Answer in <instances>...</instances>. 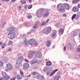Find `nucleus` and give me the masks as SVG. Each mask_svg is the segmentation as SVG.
Instances as JSON below:
<instances>
[{"instance_id": "f257e3e1", "label": "nucleus", "mask_w": 80, "mask_h": 80, "mask_svg": "<svg viewBox=\"0 0 80 80\" xmlns=\"http://www.w3.org/2000/svg\"><path fill=\"white\" fill-rule=\"evenodd\" d=\"M8 30H9V33L8 34V37L9 39H13L16 36V33L15 32L14 28L13 27H11L8 29Z\"/></svg>"}, {"instance_id": "f03ea898", "label": "nucleus", "mask_w": 80, "mask_h": 80, "mask_svg": "<svg viewBox=\"0 0 80 80\" xmlns=\"http://www.w3.org/2000/svg\"><path fill=\"white\" fill-rule=\"evenodd\" d=\"M28 43L30 45H34L37 47L38 45V43L37 42L36 40L33 39H31L28 41Z\"/></svg>"}, {"instance_id": "7ed1b4c3", "label": "nucleus", "mask_w": 80, "mask_h": 80, "mask_svg": "<svg viewBox=\"0 0 80 80\" xmlns=\"http://www.w3.org/2000/svg\"><path fill=\"white\" fill-rule=\"evenodd\" d=\"M43 11H44V9L43 8L37 10V14L38 17L40 18L42 17V13L43 12Z\"/></svg>"}, {"instance_id": "20e7f679", "label": "nucleus", "mask_w": 80, "mask_h": 80, "mask_svg": "<svg viewBox=\"0 0 80 80\" xmlns=\"http://www.w3.org/2000/svg\"><path fill=\"white\" fill-rule=\"evenodd\" d=\"M57 8L58 10L59 11H60V12H63L65 11V9L63 8V5L61 4H59L58 5Z\"/></svg>"}, {"instance_id": "39448f33", "label": "nucleus", "mask_w": 80, "mask_h": 80, "mask_svg": "<svg viewBox=\"0 0 80 80\" xmlns=\"http://www.w3.org/2000/svg\"><path fill=\"white\" fill-rule=\"evenodd\" d=\"M23 61V57L20 56L17 59V61H16L17 64L18 65H20L22 64Z\"/></svg>"}, {"instance_id": "423d86ee", "label": "nucleus", "mask_w": 80, "mask_h": 80, "mask_svg": "<svg viewBox=\"0 0 80 80\" xmlns=\"http://www.w3.org/2000/svg\"><path fill=\"white\" fill-rule=\"evenodd\" d=\"M2 74L3 76V78H2L3 80H8L10 77V76H8L7 74H6L5 72H2Z\"/></svg>"}, {"instance_id": "0eeeda50", "label": "nucleus", "mask_w": 80, "mask_h": 80, "mask_svg": "<svg viewBox=\"0 0 80 80\" xmlns=\"http://www.w3.org/2000/svg\"><path fill=\"white\" fill-rule=\"evenodd\" d=\"M49 14H50V12L48 11V10L47 9H46L45 10V12H44L43 14H42V16L43 17H48V15H49Z\"/></svg>"}, {"instance_id": "6e6552de", "label": "nucleus", "mask_w": 80, "mask_h": 80, "mask_svg": "<svg viewBox=\"0 0 80 80\" xmlns=\"http://www.w3.org/2000/svg\"><path fill=\"white\" fill-rule=\"evenodd\" d=\"M33 77H34V78H37V79H38L39 78H40V75L39 73H38L37 72H33L32 73Z\"/></svg>"}, {"instance_id": "1a4fd4ad", "label": "nucleus", "mask_w": 80, "mask_h": 80, "mask_svg": "<svg viewBox=\"0 0 80 80\" xmlns=\"http://www.w3.org/2000/svg\"><path fill=\"white\" fill-rule=\"evenodd\" d=\"M12 66L10 63H8L7 64L6 66V70L7 71L8 70H12Z\"/></svg>"}, {"instance_id": "9d476101", "label": "nucleus", "mask_w": 80, "mask_h": 80, "mask_svg": "<svg viewBox=\"0 0 80 80\" xmlns=\"http://www.w3.org/2000/svg\"><path fill=\"white\" fill-rule=\"evenodd\" d=\"M42 56V53L39 51H38L36 53L35 55V57H36L37 58H40V57H41Z\"/></svg>"}, {"instance_id": "9b49d317", "label": "nucleus", "mask_w": 80, "mask_h": 80, "mask_svg": "<svg viewBox=\"0 0 80 80\" xmlns=\"http://www.w3.org/2000/svg\"><path fill=\"white\" fill-rule=\"evenodd\" d=\"M50 31H51V28L48 27L47 28V29L45 31L44 33H45V34H48V33H49V32H50Z\"/></svg>"}, {"instance_id": "f8f14e48", "label": "nucleus", "mask_w": 80, "mask_h": 80, "mask_svg": "<svg viewBox=\"0 0 80 80\" xmlns=\"http://www.w3.org/2000/svg\"><path fill=\"white\" fill-rule=\"evenodd\" d=\"M29 68V64L28 63H25L23 65V68L24 70H27Z\"/></svg>"}, {"instance_id": "ddd939ff", "label": "nucleus", "mask_w": 80, "mask_h": 80, "mask_svg": "<svg viewBox=\"0 0 80 80\" xmlns=\"http://www.w3.org/2000/svg\"><path fill=\"white\" fill-rule=\"evenodd\" d=\"M56 36V31L53 30L52 31V33L51 34V37L52 38H53Z\"/></svg>"}, {"instance_id": "4468645a", "label": "nucleus", "mask_w": 80, "mask_h": 80, "mask_svg": "<svg viewBox=\"0 0 80 80\" xmlns=\"http://www.w3.org/2000/svg\"><path fill=\"white\" fill-rule=\"evenodd\" d=\"M78 17H79V15H76L75 14H74L72 17V20H73L75 18H75V20H77L78 18Z\"/></svg>"}, {"instance_id": "2eb2a0df", "label": "nucleus", "mask_w": 80, "mask_h": 80, "mask_svg": "<svg viewBox=\"0 0 80 80\" xmlns=\"http://www.w3.org/2000/svg\"><path fill=\"white\" fill-rule=\"evenodd\" d=\"M68 47L71 50H73L74 49V46L72 45V44H68Z\"/></svg>"}, {"instance_id": "dca6fc26", "label": "nucleus", "mask_w": 80, "mask_h": 80, "mask_svg": "<svg viewBox=\"0 0 80 80\" xmlns=\"http://www.w3.org/2000/svg\"><path fill=\"white\" fill-rule=\"evenodd\" d=\"M35 54V52H32V53H30L28 54V58H32L33 57V55Z\"/></svg>"}, {"instance_id": "f3484780", "label": "nucleus", "mask_w": 80, "mask_h": 80, "mask_svg": "<svg viewBox=\"0 0 80 80\" xmlns=\"http://www.w3.org/2000/svg\"><path fill=\"white\" fill-rule=\"evenodd\" d=\"M73 12H78V8L77 7L75 6L72 8Z\"/></svg>"}, {"instance_id": "a211bd4d", "label": "nucleus", "mask_w": 80, "mask_h": 80, "mask_svg": "<svg viewBox=\"0 0 80 80\" xmlns=\"http://www.w3.org/2000/svg\"><path fill=\"white\" fill-rule=\"evenodd\" d=\"M58 69H56L54 70L50 74V77H52V76H53V75H54V74L55 73V72H57V71H58Z\"/></svg>"}, {"instance_id": "6ab92c4d", "label": "nucleus", "mask_w": 80, "mask_h": 80, "mask_svg": "<svg viewBox=\"0 0 80 80\" xmlns=\"http://www.w3.org/2000/svg\"><path fill=\"white\" fill-rule=\"evenodd\" d=\"M58 32L59 35H62L64 32V30L63 29H60L59 30Z\"/></svg>"}, {"instance_id": "aec40b11", "label": "nucleus", "mask_w": 80, "mask_h": 80, "mask_svg": "<svg viewBox=\"0 0 80 80\" xmlns=\"http://www.w3.org/2000/svg\"><path fill=\"white\" fill-rule=\"evenodd\" d=\"M64 7L67 10H69L70 9V6L68 4H64Z\"/></svg>"}, {"instance_id": "412c9836", "label": "nucleus", "mask_w": 80, "mask_h": 80, "mask_svg": "<svg viewBox=\"0 0 80 80\" xmlns=\"http://www.w3.org/2000/svg\"><path fill=\"white\" fill-rule=\"evenodd\" d=\"M37 24H36L33 26L32 29L33 31L35 32V31H36V30H37Z\"/></svg>"}, {"instance_id": "4be33fe9", "label": "nucleus", "mask_w": 80, "mask_h": 80, "mask_svg": "<svg viewBox=\"0 0 80 80\" xmlns=\"http://www.w3.org/2000/svg\"><path fill=\"white\" fill-rule=\"evenodd\" d=\"M55 27L57 28H60V24L59 23H57L55 24Z\"/></svg>"}, {"instance_id": "5701e85b", "label": "nucleus", "mask_w": 80, "mask_h": 80, "mask_svg": "<svg viewBox=\"0 0 80 80\" xmlns=\"http://www.w3.org/2000/svg\"><path fill=\"white\" fill-rule=\"evenodd\" d=\"M51 45V42H50V41L48 40L47 42L46 46L48 47H50V45Z\"/></svg>"}, {"instance_id": "b1692460", "label": "nucleus", "mask_w": 80, "mask_h": 80, "mask_svg": "<svg viewBox=\"0 0 80 80\" xmlns=\"http://www.w3.org/2000/svg\"><path fill=\"white\" fill-rule=\"evenodd\" d=\"M23 76L22 75H17V79L18 80H21Z\"/></svg>"}, {"instance_id": "393cba45", "label": "nucleus", "mask_w": 80, "mask_h": 80, "mask_svg": "<svg viewBox=\"0 0 80 80\" xmlns=\"http://www.w3.org/2000/svg\"><path fill=\"white\" fill-rule=\"evenodd\" d=\"M23 43L25 45H28V41L27 39H24Z\"/></svg>"}, {"instance_id": "a878e982", "label": "nucleus", "mask_w": 80, "mask_h": 80, "mask_svg": "<svg viewBox=\"0 0 80 80\" xmlns=\"http://www.w3.org/2000/svg\"><path fill=\"white\" fill-rule=\"evenodd\" d=\"M52 65V62L50 61H49L46 63L47 66H50Z\"/></svg>"}, {"instance_id": "bb28decb", "label": "nucleus", "mask_w": 80, "mask_h": 80, "mask_svg": "<svg viewBox=\"0 0 80 80\" xmlns=\"http://www.w3.org/2000/svg\"><path fill=\"white\" fill-rule=\"evenodd\" d=\"M37 60H32L31 61V63L32 64H34L35 63H37Z\"/></svg>"}, {"instance_id": "cd10ccee", "label": "nucleus", "mask_w": 80, "mask_h": 80, "mask_svg": "<svg viewBox=\"0 0 80 80\" xmlns=\"http://www.w3.org/2000/svg\"><path fill=\"white\" fill-rule=\"evenodd\" d=\"M80 0H72V3H77Z\"/></svg>"}, {"instance_id": "c85d7f7f", "label": "nucleus", "mask_w": 80, "mask_h": 80, "mask_svg": "<svg viewBox=\"0 0 80 80\" xmlns=\"http://www.w3.org/2000/svg\"><path fill=\"white\" fill-rule=\"evenodd\" d=\"M59 76H55V77L54 78V80H59Z\"/></svg>"}, {"instance_id": "c756f323", "label": "nucleus", "mask_w": 80, "mask_h": 80, "mask_svg": "<svg viewBox=\"0 0 80 80\" xmlns=\"http://www.w3.org/2000/svg\"><path fill=\"white\" fill-rule=\"evenodd\" d=\"M76 56L78 58V57H80V53H77L76 55Z\"/></svg>"}, {"instance_id": "7c9ffc66", "label": "nucleus", "mask_w": 80, "mask_h": 80, "mask_svg": "<svg viewBox=\"0 0 80 80\" xmlns=\"http://www.w3.org/2000/svg\"><path fill=\"white\" fill-rule=\"evenodd\" d=\"M47 25V24L46 23V22H45L43 21L42 22L41 25L42 26H44L45 25Z\"/></svg>"}, {"instance_id": "2f4dec72", "label": "nucleus", "mask_w": 80, "mask_h": 80, "mask_svg": "<svg viewBox=\"0 0 80 80\" xmlns=\"http://www.w3.org/2000/svg\"><path fill=\"white\" fill-rule=\"evenodd\" d=\"M8 44V45H11L13 44V42L12 41H9Z\"/></svg>"}, {"instance_id": "473e14b6", "label": "nucleus", "mask_w": 80, "mask_h": 80, "mask_svg": "<svg viewBox=\"0 0 80 80\" xmlns=\"http://www.w3.org/2000/svg\"><path fill=\"white\" fill-rule=\"evenodd\" d=\"M77 31H75L74 32V34L73 35V37H75L76 35H77Z\"/></svg>"}, {"instance_id": "72a5a7b5", "label": "nucleus", "mask_w": 80, "mask_h": 80, "mask_svg": "<svg viewBox=\"0 0 80 80\" xmlns=\"http://www.w3.org/2000/svg\"><path fill=\"white\" fill-rule=\"evenodd\" d=\"M7 46V44H6L4 43L3 44H1V46L2 47V48H4L5 46Z\"/></svg>"}, {"instance_id": "f704fd0d", "label": "nucleus", "mask_w": 80, "mask_h": 80, "mask_svg": "<svg viewBox=\"0 0 80 80\" xmlns=\"http://www.w3.org/2000/svg\"><path fill=\"white\" fill-rule=\"evenodd\" d=\"M40 80H45V78H44V77L43 76H41L40 77Z\"/></svg>"}, {"instance_id": "c9c22d12", "label": "nucleus", "mask_w": 80, "mask_h": 80, "mask_svg": "<svg viewBox=\"0 0 80 80\" xmlns=\"http://www.w3.org/2000/svg\"><path fill=\"white\" fill-rule=\"evenodd\" d=\"M20 73L22 76L24 77V76L23 75V71H22L20 70Z\"/></svg>"}, {"instance_id": "e433bc0d", "label": "nucleus", "mask_w": 80, "mask_h": 80, "mask_svg": "<svg viewBox=\"0 0 80 80\" xmlns=\"http://www.w3.org/2000/svg\"><path fill=\"white\" fill-rule=\"evenodd\" d=\"M21 3H23V4H25V3H26V2H25V1L24 0H21Z\"/></svg>"}, {"instance_id": "4c0bfd02", "label": "nucleus", "mask_w": 80, "mask_h": 80, "mask_svg": "<svg viewBox=\"0 0 80 80\" xmlns=\"http://www.w3.org/2000/svg\"><path fill=\"white\" fill-rule=\"evenodd\" d=\"M3 59L4 62H7V58L6 57L3 58Z\"/></svg>"}, {"instance_id": "58836bf2", "label": "nucleus", "mask_w": 80, "mask_h": 80, "mask_svg": "<svg viewBox=\"0 0 80 80\" xmlns=\"http://www.w3.org/2000/svg\"><path fill=\"white\" fill-rule=\"evenodd\" d=\"M3 63L0 60V67L1 66H3Z\"/></svg>"}, {"instance_id": "ea45409f", "label": "nucleus", "mask_w": 80, "mask_h": 80, "mask_svg": "<svg viewBox=\"0 0 80 80\" xmlns=\"http://www.w3.org/2000/svg\"><path fill=\"white\" fill-rule=\"evenodd\" d=\"M20 37H23V38H25V37H26V35L25 34L23 35H21Z\"/></svg>"}, {"instance_id": "a19ab883", "label": "nucleus", "mask_w": 80, "mask_h": 80, "mask_svg": "<svg viewBox=\"0 0 80 80\" xmlns=\"http://www.w3.org/2000/svg\"><path fill=\"white\" fill-rule=\"evenodd\" d=\"M32 8V5H30L28 6V9H30L31 8Z\"/></svg>"}, {"instance_id": "79ce46f5", "label": "nucleus", "mask_w": 80, "mask_h": 80, "mask_svg": "<svg viewBox=\"0 0 80 80\" xmlns=\"http://www.w3.org/2000/svg\"><path fill=\"white\" fill-rule=\"evenodd\" d=\"M48 69V68H45L43 70L44 72H46L47 71V69Z\"/></svg>"}, {"instance_id": "37998d69", "label": "nucleus", "mask_w": 80, "mask_h": 80, "mask_svg": "<svg viewBox=\"0 0 80 80\" xmlns=\"http://www.w3.org/2000/svg\"><path fill=\"white\" fill-rule=\"evenodd\" d=\"M49 20H50V19H48L46 21V23L47 24V23H48V22L49 21Z\"/></svg>"}, {"instance_id": "c03bdc74", "label": "nucleus", "mask_w": 80, "mask_h": 80, "mask_svg": "<svg viewBox=\"0 0 80 80\" xmlns=\"http://www.w3.org/2000/svg\"><path fill=\"white\" fill-rule=\"evenodd\" d=\"M15 78H16V77L11 78L10 80H15Z\"/></svg>"}, {"instance_id": "a18cd8bd", "label": "nucleus", "mask_w": 80, "mask_h": 80, "mask_svg": "<svg viewBox=\"0 0 80 80\" xmlns=\"http://www.w3.org/2000/svg\"><path fill=\"white\" fill-rule=\"evenodd\" d=\"M5 24H6V22H5L2 23V28H3L4 26H5Z\"/></svg>"}, {"instance_id": "49530a36", "label": "nucleus", "mask_w": 80, "mask_h": 80, "mask_svg": "<svg viewBox=\"0 0 80 80\" xmlns=\"http://www.w3.org/2000/svg\"><path fill=\"white\" fill-rule=\"evenodd\" d=\"M62 16H63V17H67V14H66L65 13L63 14L62 15Z\"/></svg>"}, {"instance_id": "de8ad7c7", "label": "nucleus", "mask_w": 80, "mask_h": 80, "mask_svg": "<svg viewBox=\"0 0 80 80\" xmlns=\"http://www.w3.org/2000/svg\"><path fill=\"white\" fill-rule=\"evenodd\" d=\"M28 18H32V16L28 15Z\"/></svg>"}, {"instance_id": "09e8293b", "label": "nucleus", "mask_w": 80, "mask_h": 80, "mask_svg": "<svg viewBox=\"0 0 80 80\" xmlns=\"http://www.w3.org/2000/svg\"><path fill=\"white\" fill-rule=\"evenodd\" d=\"M24 61L25 62H28V60L26 59H24Z\"/></svg>"}, {"instance_id": "8fccbe9b", "label": "nucleus", "mask_w": 80, "mask_h": 80, "mask_svg": "<svg viewBox=\"0 0 80 80\" xmlns=\"http://www.w3.org/2000/svg\"><path fill=\"white\" fill-rule=\"evenodd\" d=\"M50 71L48 72H47V75H50Z\"/></svg>"}, {"instance_id": "3c124183", "label": "nucleus", "mask_w": 80, "mask_h": 80, "mask_svg": "<svg viewBox=\"0 0 80 80\" xmlns=\"http://www.w3.org/2000/svg\"><path fill=\"white\" fill-rule=\"evenodd\" d=\"M63 50L64 51H65V50H66V46H64V47L63 48Z\"/></svg>"}, {"instance_id": "603ef678", "label": "nucleus", "mask_w": 80, "mask_h": 80, "mask_svg": "<svg viewBox=\"0 0 80 80\" xmlns=\"http://www.w3.org/2000/svg\"><path fill=\"white\" fill-rule=\"evenodd\" d=\"M3 2H8L10 0H2Z\"/></svg>"}, {"instance_id": "864d4df0", "label": "nucleus", "mask_w": 80, "mask_h": 80, "mask_svg": "<svg viewBox=\"0 0 80 80\" xmlns=\"http://www.w3.org/2000/svg\"><path fill=\"white\" fill-rule=\"evenodd\" d=\"M77 50L78 51V52H80V48H77Z\"/></svg>"}, {"instance_id": "5fc2aeb1", "label": "nucleus", "mask_w": 80, "mask_h": 80, "mask_svg": "<svg viewBox=\"0 0 80 80\" xmlns=\"http://www.w3.org/2000/svg\"><path fill=\"white\" fill-rule=\"evenodd\" d=\"M78 8H80V4H78Z\"/></svg>"}, {"instance_id": "6e6d98bb", "label": "nucleus", "mask_w": 80, "mask_h": 80, "mask_svg": "<svg viewBox=\"0 0 80 80\" xmlns=\"http://www.w3.org/2000/svg\"><path fill=\"white\" fill-rule=\"evenodd\" d=\"M11 50H12V49H11V48H9L8 49V51L9 52H10V51H11Z\"/></svg>"}, {"instance_id": "4d7b16f0", "label": "nucleus", "mask_w": 80, "mask_h": 80, "mask_svg": "<svg viewBox=\"0 0 80 80\" xmlns=\"http://www.w3.org/2000/svg\"><path fill=\"white\" fill-rule=\"evenodd\" d=\"M18 9H19V10H21V7L20 6H19L18 7Z\"/></svg>"}, {"instance_id": "13d9d810", "label": "nucleus", "mask_w": 80, "mask_h": 80, "mask_svg": "<svg viewBox=\"0 0 80 80\" xmlns=\"http://www.w3.org/2000/svg\"><path fill=\"white\" fill-rule=\"evenodd\" d=\"M0 27L1 28H3V26H2V24H0Z\"/></svg>"}, {"instance_id": "bf43d9fd", "label": "nucleus", "mask_w": 80, "mask_h": 80, "mask_svg": "<svg viewBox=\"0 0 80 80\" xmlns=\"http://www.w3.org/2000/svg\"><path fill=\"white\" fill-rule=\"evenodd\" d=\"M28 77H31V75H28Z\"/></svg>"}, {"instance_id": "052dcab7", "label": "nucleus", "mask_w": 80, "mask_h": 80, "mask_svg": "<svg viewBox=\"0 0 80 80\" xmlns=\"http://www.w3.org/2000/svg\"><path fill=\"white\" fill-rule=\"evenodd\" d=\"M11 1H12L13 2H15V1H16V0H11Z\"/></svg>"}, {"instance_id": "680f3d73", "label": "nucleus", "mask_w": 80, "mask_h": 80, "mask_svg": "<svg viewBox=\"0 0 80 80\" xmlns=\"http://www.w3.org/2000/svg\"><path fill=\"white\" fill-rule=\"evenodd\" d=\"M24 80H28V78H27L26 79H25Z\"/></svg>"}, {"instance_id": "e2e57ef3", "label": "nucleus", "mask_w": 80, "mask_h": 80, "mask_svg": "<svg viewBox=\"0 0 80 80\" xmlns=\"http://www.w3.org/2000/svg\"><path fill=\"white\" fill-rule=\"evenodd\" d=\"M25 26H27V24H25Z\"/></svg>"}, {"instance_id": "0e129e2a", "label": "nucleus", "mask_w": 80, "mask_h": 80, "mask_svg": "<svg viewBox=\"0 0 80 80\" xmlns=\"http://www.w3.org/2000/svg\"><path fill=\"white\" fill-rule=\"evenodd\" d=\"M29 2H32V0H29Z\"/></svg>"}, {"instance_id": "69168bd1", "label": "nucleus", "mask_w": 80, "mask_h": 80, "mask_svg": "<svg viewBox=\"0 0 80 80\" xmlns=\"http://www.w3.org/2000/svg\"><path fill=\"white\" fill-rule=\"evenodd\" d=\"M28 34H30V33L28 32Z\"/></svg>"}, {"instance_id": "338daca9", "label": "nucleus", "mask_w": 80, "mask_h": 80, "mask_svg": "<svg viewBox=\"0 0 80 80\" xmlns=\"http://www.w3.org/2000/svg\"><path fill=\"white\" fill-rule=\"evenodd\" d=\"M24 8H27V6H25Z\"/></svg>"}, {"instance_id": "774afa93", "label": "nucleus", "mask_w": 80, "mask_h": 80, "mask_svg": "<svg viewBox=\"0 0 80 80\" xmlns=\"http://www.w3.org/2000/svg\"><path fill=\"white\" fill-rule=\"evenodd\" d=\"M0 80H2V78H0Z\"/></svg>"}]
</instances>
